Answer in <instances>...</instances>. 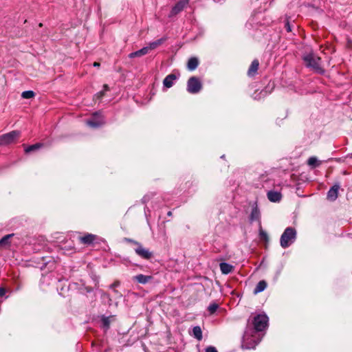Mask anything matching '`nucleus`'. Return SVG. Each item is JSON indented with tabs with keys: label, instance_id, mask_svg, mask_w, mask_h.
I'll return each mask as SVG.
<instances>
[{
	"label": "nucleus",
	"instance_id": "f257e3e1",
	"mask_svg": "<svg viewBox=\"0 0 352 352\" xmlns=\"http://www.w3.org/2000/svg\"><path fill=\"white\" fill-rule=\"evenodd\" d=\"M268 324V317L265 314H258L250 322L248 320L242 340V347L245 349H254L261 342L263 334Z\"/></svg>",
	"mask_w": 352,
	"mask_h": 352
},
{
	"label": "nucleus",
	"instance_id": "f03ea898",
	"mask_svg": "<svg viewBox=\"0 0 352 352\" xmlns=\"http://www.w3.org/2000/svg\"><path fill=\"white\" fill-rule=\"evenodd\" d=\"M302 59L307 67H310L318 74H324V70L320 66V58L315 56L312 52L305 54Z\"/></svg>",
	"mask_w": 352,
	"mask_h": 352
},
{
	"label": "nucleus",
	"instance_id": "7ed1b4c3",
	"mask_svg": "<svg viewBox=\"0 0 352 352\" xmlns=\"http://www.w3.org/2000/svg\"><path fill=\"white\" fill-rule=\"evenodd\" d=\"M296 231L294 228H287L280 236V244L283 248H287L296 240Z\"/></svg>",
	"mask_w": 352,
	"mask_h": 352
},
{
	"label": "nucleus",
	"instance_id": "20e7f679",
	"mask_svg": "<svg viewBox=\"0 0 352 352\" xmlns=\"http://www.w3.org/2000/svg\"><path fill=\"white\" fill-rule=\"evenodd\" d=\"M190 0H179L171 8L168 14V17L173 20L179 13H181L189 4Z\"/></svg>",
	"mask_w": 352,
	"mask_h": 352
},
{
	"label": "nucleus",
	"instance_id": "39448f33",
	"mask_svg": "<svg viewBox=\"0 0 352 352\" xmlns=\"http://www.w3.org/2000/svg\"><path fill=\"white\" fill-rule=\"evenodd\" d=\"M19 136L20 131H12L8 133L0 135V146L14 143Z\"/></svg>",
	"mask_w": 352,
	"mask_h": 352
},
{
	"label": "nucleus",
	"instance_id": "423d86ee",
	"mask_svg": "<svg viewBox=\"0 0 352 352\" xmlns=\"http://www.w3.org/2000/svg\"><path fill=\"white\" fill-rule=\"evenodd\" d=\"M202 88L200 80L196 76L190 77L187 82V91L190 94H197Z\"/></svg>",
	"mask_w": 352,
	"mask_h": 352
},
{
	"label": "nucleus",
	"instance_id": "0eeeda50",
	"mask_svg": "<svg viewBox=\"0 0 352 352\" xmlns=\"http://www.w3.org/2000/svg\"><path fill=\"white\" fill-rule=\"evenodd\" d=\"M134 251L137 255L146 260H149L153 256V252L145 248L142 244H138V247L134 249Z\"/></svg>",
	"mask_w": 352,
	"mask_h": 352
},
{
	"label": "nucleus",
	"instance_id": "6e6552de",
	"mask_svg": "<svg viewBox=\"0 0 352 352\" xmlns=\"http://www.w3.org/2000/svg\"><path fill=\"white\" fill-rule=\"evenodd\" d=\"M104 123L102 116L101 113L99 112H96L93 118L87 121V124L93 128H97L102 126Z\"/></svg>",
	"mask_w": 352,
	"mask_h": 352
},
{
	"label": "nucleus",
	"instance_id": "1a4fd4ad",
	"mask_svg": "<svg viewBox=\"0 0 352 352\" xmlns=\"http://www.w3.org/2000/svg\"><path fill=\"white\" fill-rule=\"evenodd\" d=\"M339 188L340 185L338 184H336L329 190L327 192V199L329 201H333L338 198Z\"/></svg>",
	"mask_w": 352,
	"mask_h": 352
},
{
	"label": "nucleus",
	"instance_id": "9d476101",
	"mask_svg": "<svg viewBox=\"0 0 352 352\" xmlns=\"http://www.w3.org/2000/svg\"><path fill=\"white\" fill-rule=\"evenodd\" d=\"M177 78V76L174 74H168L165 77L163 80L164 87L166 88H170L175 83V80Z\"/></svg>",
	"mask_w": 352,
	"mask_h": 352
},
{
	"label": "nucleus",
	"instance_id": "9b49d317",
	"mask_svg": "<svg viewBox=\"0 0 352 352\" xmlns=\"http://www.w3.org/2000/svg\"><path fill=\"white\" fill-rule=\"evenodd\" d=\"M267 196L268 199L272 202H279L282 198L280 192L274 190L268 191Z\"/></svg>",
	"mask_w": 352,
	"mask_h": 352
},
{
	"label": "nucleus",
	"instance_id": "f8f14e48",
	"mask_svg": "<svg viewBox=\"0 0 352 352\" xmlns=\"http://www.w3.org/2000/svg\"><path fill=\"white\" fill-rule=\"evenodd\" d=\"M80 242L83 244H91L96 239V235L92 234H87L79 238Z\"/></svg>",
	"mask_w": 352,
	"mask_h": 352
},
{
	"label": "nucleus",
	"instance_id": "ddd939ff",
	"mask_svg": "<svg viewBox=\"0 0 352 352\" xmlns=\"http://www.w3.org/2000/svg\"><path fill=\"white\" fill-rule=\"evenodd\" d=\"M260 218H261V213H260V211H259L258 207L256 206L253 207L252 209L250 217V221H258L259 223H261Z\"/></svg>",
	"mask_w": 352,
	"mask_h": 352
},
{
	"label": "nucleus",
	"instance_id": "4468645a",
	"mask_svg": "<svg viewBox=\"0 0 352 352\" xmlns=\"http://www.w3.org/2000/svg\"><path fill=\"white\" fill-rule=\"evenodd\" d=\"M219 267L221 273L223 274H228L234 270V266L227 263H221Z\"/></svg>",
	"mask_w": 352,
	"mask_h": 352
},
{
	"label": "nucleus",
	"instance_id": "2eb2a0df",
	"mask_svg": "<svg viewBox=\"0 0 352 352\" xmlns=\"http://www.w3.org/2000/svg\"><path fill=\"white\" fill-rule=\"evenodd\" d=\"M151 279V276H146L142 274L136 275L133 277V280L141 284H146Z\"/></svg>",
	"mask_w": 352,
	"mask_h": 352
},
{
	"label": "nucleus",
	"instance_id": "dca6fc26",
	"mask_svg": "<svg viewBox=\"0 0 352 352\" xmlns=\"http://www.w3.org/2000/svg\"><path fill=\"white\" fill-rule=\"evenodd\" d=\"M148 52H148V49L146 48V47H144L138 51H135V52H133L129 54V57L131 58H133L135 57H140V56L147 54Z\"/></svg>",
	"mask_w": 352,
	"mask_h": 352
},
{
	"label": "nucleus",
	"instance_id": "f3484780",
	"mask_svg": "<svg viewBox=\"0 0 352 352\" xmlns=\"http://www.w3.org/2000/svg\"><path fill=\"white\" fill-rule=\"evenodd\" d=\"M166 40V38H161L155 41L151 42L148 46H146L148 49V52L153 50H155L158 46L161 45Z\"/></svg>",
	"mask_w": 352,
	"mask_h": 352
},
{
	"label": "nucleus",
	"instance_id": "a211bd4d",
	"mask_svg": "<svg viewBox=\"0 0 352 352\" xmlns=\"http://www.w3.org/2000/svg\"><path fill=\"white\" fill-rule=\"evenodd\" d=\"M198 65V58L196 57H192L188 61L187 67L190 71H193L197 67Z\"/></svg>",
	"mask_w": 352,
	"mask_h": 352
},
{
	"label": "nucleus",
	"instance_id": "6ab92c4d",
	"mask_svg": "<svg viewBox=\"0 0 352 352\" xmlns=\"http://www.w3.org/2000/svg\"><path fill=\"white\" fill-rule=\"evenodd\" d=\"M259 63L258 60H254L248 69V74L249 76H253L256 74L258 69Z\"/></svg>",
	"mask_w": 352,
	"mask_h": 352
},
{
	"label": "nucleus",
	"instance_id": "aec40b11",
	"mask_svg": "<svg viewBox=\"0 0 352 352\" xmlns=\"http://www.w3.org/2000/svg\"><path fill=\"white\" fill-rule=\"evenodd\" d=\"M322 162L320 161L316 157L312 156L307 160V164L311 168H314L318 167Z\"/></svg>",
	"mask_w": 352,
	"mask_h": 352
},
{
	"label": "nucleus",
	"instance_id": "412c9836",
	"mask_svg": "<svg viewBox=\"0 0 352 352\" xmlns=\"http://www.w3.org/2000/svg\"><path fill=\"white\" fill-rule=\"evenodd\" d=\"M266 287H267V283L263 280H260L256 285V287L254 289V293L255 294H256L258 293L262 292L263 291H264L266 289Z\"/></svg>",
	"mask_w": 352,
	"mask_h": 352
},
{
	"label": "nucleus",
	"instance_id": "4be33fe9",
	"mask_svg": "<svg viewBox=\"0 0 352 352\" xmlns=\"http://www.w3.org/2000/svg\"><path fill=\"white\" fill-rule=\"evenodd\" d=\"M14 236V234H10L4 236L0 239V248L7 247L10 245V239Z\"/></svg>",
	"mask_w": 352,
	"mask_h": 352
},
{
	"label": "nucleus",
	"instance_id": "5701e85b",
	"mask_svg": "<svg viewBox=\"0 0 352 352\" xmlns=\"http://www.w3.org/2000/svg\"><path fill=\"white\" fill-rule=\"evenodd\" d=\"M193 336L199 341L202 340V330L199 326L194 327L192 329Z\"/></svg>",
	"mask_w": 352,
	"mask_h": 352
},
{
	"label": "nucleus",
	"instance_id": "b1692460",
	"mask_svg": "<svg viewBox=\"0 0 352 352\" xmlns=\"http://www.w3.org/2000/svg\"><path fill=\"white\" fill-rule=\"evenodd\" d=\"M43 146V144L41 143H36V144L26 146L25 148V152L26 153H29L32 151H34L35 150H37V149L41 148Z\"/></svg>",
	"mask_w": 352,
	"mask_h": 352
},
{
	"label": "nucleus",
	"instance_id": "393cba45",
	"mask_svg": "<svg viewBox=\"0 0 352 352\" xmlns=\"http://www.w3.org/2000/svg\"><path fill=\"white\" fill-rule=\"evenodd\" d=\"M110 317L102 316L101 319L102 327L104 331H107L109 329L110 327Z\"/></svg>",
	"mask_w": 352,
	"mask_h": 352
},
{
	"label": "nucleus",
	"instance_id": "a878e982",
	"mask_svg": "<svg viewBox=\"0 0 352 352\" xmlns=\"http://www.w3.org/2000/svg\"><path fill=\"white\" fill-rule=\"evenodd\" d=\"M259 238L265 242H268L269 236L267 233L262 229L261 223H259Z\"/></svg>",
	"mask_w": 352,
	"mask_h": 352
},
{
	"label": "nucleus",
	"instance_id": "bb28decb",
	"mask_svg": "<svg viewBox=\"0 0 352 352\" xmlns=\"http://www.w3.org/2000/svg\"><path fill=\"white\" fill-rule=\"evenodd\" d=\"M35 94L33 91H25L22 93L21 96L23 98L30 99L34 96Z\"/></svg>",
	"mask_w": 352,
	"mask_h": 352
},
{
	"label": "nucleus",
	"instance_id": "cd10ccee",
	"mask_svg": "<svg viewBox=\"0 0 352 352\" xmlns=\"http://www.w3.org/2000/svg\"><path fill=\"white\" fill-rule=\"evenodd\" d=\"M218 307L219 305L217 303H212L208 306V310L210 314H213L217 310Z\"/></svg>",
	"mask_w": 352,
	"mask_h": 352
},
{
	"label": "nucleus",
	"instance_id": "c85d7f7f",
	"mask_svg": "<svg viewBox=\"0 0 352 352\" xmlns=\"http://www.w3.org/2000/svg\"><path fill=\"white\" fill-rule=\"evenodd\" d=\"M104 94H105V93L104 92V91H102H102H99L98 93H97V94L94 96V99H98V100H100V99H101V98L104 96Z\"/></svg>",
	"mask_w": 352,
	"mask_h": 352
},
{
	"label": "nucleus",
	"instance_id": "c756f323",
	"mask_svg": "<svg viewBox=\"0 0 352 352\" xmlns=\"http://www.w3.org/2000/svg\"><path fill=\"white\" fill-rule=\"evenodd\" d=\"M125 241H127L128 243L134 244L136 247H138V244H141L140 243H139L133 239H131L126 238Z\"/></svg>",
	"mask_w": 352,
	"mask_h": 352
},
{
	"label": "nucleus",
	"instance_id": "7c9ffc66",
	"mask_svg": "<svg viewBox=\"0 0 352 352\" xmlns=\"http://www.w3.org/2000/svg\"><path fill=\"white\" fill-rule=\"evenodd\" d=\"M206 352H218L215 347L208 346L206 349Z\"/></svg>",
	"mask_w": 352,
	"mask_h": 352
},
{
	"label": "nucleus",
	"instance_id": "2f4dec72",
	"mask_svg": "<svg viewBox=\"0 0 352 352\" xmlns=\"http://www.w3.org/2000/svg\"><path fill=\"white\" fill-rule=\"evenodd\" d=\"M120 285L119 281H116L113 284L110 285L111 289H116V287H118Z\"/></svg>",
	"mask_w": 352,
	"mask_h": 352
},
{
	"label": "nucleus",
	"instance_id": "473e14b6",
	"mask_svg": "<svg viewBox=\"0 0 352 352\" xmlns=\"http://www.w3.org/2000/svg\"><path fill=\"white\" fill-rule=\"evenodd\" d=\"M6 293V290L3 287H0V297H3L5 296Z\"/></svg>",
	"mask_w": 352,
	"mask_h": 352
},
{
	"label": "nucleus",
	"instance_id": "72a5a7b5",
	"mask_svg": "<svg viewBox=\"0 0 352 352\" xmlns=\"http://www.w3.org/2000/svg\"><path fill=\"white\" fill-rule=\"evenodd\" d=\"M346 46L348 48L352 50V40L351 39H349V38L347 39Z\"/></svg>",
	"mask_w": 352,
	"mask_h": 352
},
{
	"label": "nucleus",
	"instance_id": "f704fd0d",
	"mask_svg": "<svg viewBox=\"0 0 352 352\" xmlns=\"http://www.w3.org/2000/svg\"><path fill=\"white\" fill-rule=\"evenodd\" d=\"M285 28L289 32L292 31V27L288 21L285 23Z\"/></svg>",
	"mask_w": 352,
	"mask_h": 352
},
{
	"label": "nucleus",
	"instance_id": "c9c22d12",
	"mask_svg": "<svg viewBox=\"0 0 352 352\" xmlns=\"http://www.w3.org/2000/svg\"><path fill=\"white\" fill-rule=\"evenodd\" d=\"M261 15V14H258V15H255V16H254L250 19V21H251L252 23H254V19H255V18H256V19H259Z\"/></svg>",
	"mask_w": 352,
	"mask_h": 352
},
{
	"label": "nucleus",
	"instance_id": "e433bc0d",
	"mask_svg": "<svg viewBox=\"0 0 352 352\" xmlns=\"http://www.w3.org/2000/svg\"><path fill=\"white\" fill-rule=\"evenodd\" d=\"M102 91H104V92L105 93L106 91H109V87L107 85H103V89Z\"/></svg>",
	"mask_w": 352,
	"mask_h": 352
},
{
	"label": "nucleus",
	"instance_id": "4c0bfd02",
	"mask_svg": "<svg viewBox=\"0 0 352 352\" xmlns=\"http://www.w3.org/2000/svg\"><path fill=\"white\" fill-rule=\"evenodd\" d=\"M94 67H99V66H100V63H98V62H95V63H94Z\"/></svg>",
	"mask_w": 352,
	"mask_h": 352
},
{
	"label": "nucleus",
	"instance_id": "58836bf2",
	"mask_svg": "<svg viewBox=\"0 0 352 352\" xmlns=\"http://www.w3.org/2000/svg\"><path fill=\"white\" fill-rule=\"evenodd\" d=\"M113 289V292L116 294H119L118 292L116 289Z\"/></svg>",
	"mask_w": 352,
	"mask_h": 352
},
{
	"label": "nucleus",
	"instance_id": "ea45409f",
	"mask_svg": "<svg viewBox=\"0 0 352 352\" xmlns=\"http://www.w3.org/2000/svg\"><path fill=\"white\" fill-rule=\"evenodd\" d=\"M167 215H168V216H172V212H171V211H169V212L167 213Z\"/></svg>",
	"mask_w": 352,
	"mask_h": 352
},
{
	"label": "nucleus",
	"instance_id": "a19ab883",
	"mask_svg": "<svg viewBox=\"0 0 352 352\" xmlns=\"http://www.w3.org/2000/svg\"><path fill=\"white\" fill-rule=\"evenodd\" d=\"M104 296H106L108 298H109V296L108 294H104Z\"/></svg>",
	"mask_w": 352,
	"mask_h": 352
}]
</instances>
